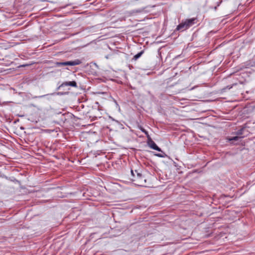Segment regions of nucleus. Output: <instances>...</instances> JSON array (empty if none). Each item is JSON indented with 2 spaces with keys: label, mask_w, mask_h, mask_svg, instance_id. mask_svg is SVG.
I'll use <instances>...</instances> for the list:
<instances>
[{
  "label": "nucleus",
  "mask_w": 255,
  "mask_h": 255,
  "mask_svg": "<svg viewBox=\"0 0 255 255\" xmlns=\"http://www.w3.org/2000/svg\"><path fill=\"white\" fill-rule=\"evenodd\" d=\"M45 96V95L41 96H40V97H44Z\"/></svg>",
  "instance_id": "4468645a"
},
{
  "label": "nucleus",
  "mask_w": 255,
  "mask_h": 255,
  "mask_svg": "<svg viewBox=\"0 0 255 255\" xmlns=\"http://www.w3.org/2000/svg\"><path fill=\"white\" fill-rule=\"evenodd\" d=\"M140 130L144 132L146 135H148V132L142 128H140Z\"/></svg>",
  "instance_id": "9d476101"
},
{
  "label": "nucleus",
  "mask_w": 255,
  "mask_h": 255,
  "mask_svg": "<svg viewBox=\"0 0 255 255\" xmlns=\"http://www.w3.org/2000/svg\"><path fill=\"white\" fill-rule=\"evenodd\" d=\"M196 18L187 19L185 20V21L186 22V23L187 25V26L188 27H190L191 26H192L193 24H194L196 23Z\"/></svg>",
  "instance_id": "39448f33"
},
{
  "label": "nucleus",
  "mask_w": 255,
  "mask_h": 255,
  "mask_svg": "<svg viewBox=\"0 0 255 255\" xmlns=\"http://www.w3.org/2000/svg\"><path fill=\"white\" fill-rule=\"evenodd\" d=\"M242 130H243V129H242L241 130H240V131H239L238 132V134H242V132H241V131H242Z\"/></svg>",
  "instance_id": "ddd939ff"
},
{
  "label": "nucleus",
  "mask_w": 255,
  "mask_h": 255,
  "mask_svg": "<svg viewBox=\"0 0 255 255\" xmlns=\"http://www.w3.org/2000/svg\"><path fill=\"white\" fill-rule=\"evenodd\" d=\"M81 61L79 59H76L74 61H66L63 62H56L55 65L57 67H60L62 66H76L78 65L81 63Z\"/></svg>",
  "instance_id": "f03ea898"
},
{
  "label": "nucleus",
  "mask_w": 255,
  "mask_h": 255,
  "mask_svg": "<svg viewBox=\"0 0 255 255\" xmlns=\"http://www.w3.org/2000/svg\"><path fill=\"white\" fill-rule=\"evenodd\" d=\"M72 86L74 87H77V83L75 81H71V82H65L62 83L58 88L57 90L60 89L61 88L65 87V86Z\"/></svg>",
  "instance_id": "7ed1b4c3"
},
{
  "label": "nucleus",
  "mask_w": 255,
  "mask_h": 255,
  "mask_svg": "<svg viewBox=\"0 0 255 255\" xmlns=\"http://www.w3.org/2000/svg\"><path fill=\"white\" fill-rule=\"evenodd\" d=\"M149 146L153 149L157 150L158 151H161V149L156 145V144L152 140H151L149 143Z\"/></svg>",
  "instance_id": "423d86ee"
},
{
  "label": "nucleus",
  "mask_w": 255,
  "mask_h": 255,
  "mask_svg": "<svg viewBox=\"0 0 255 255\" xmlns=\"http://www.w3.org/2000/svg\"><path fill=\"white\" fill-rule=\"evenodd\" d=\"M135 173H136V177L130 178L131 180L136 185L144 186L146 183V179L144 177L136 170H135Z\"/></svg>",
  "instance_id": "f257e3e1"
},
{
  "label": "nucleus",
  "mask_w": 255,
  "mask_h": 255,
  "mask_svg": "<svg viewBox=\"0 0 255 255\" xmlns=\"http://www.w3.org/2000/svg\"><path fill=\"white\" fill-rule=\"evenodd\" d=\"M143 53V51H140V52H139L138 53H137V54L133 56V59L136 60L138 58H139L142 55V54Z\"/></svg>",
  "instance_id": "0eeeda50"
},
{
  "label": "nucleus",
  "mask_w": 255,
  "mask_h": 255,
  "mask_svg": "<svg viewBox=\"0 0 255 255\" xmlns=\"http://www.w3.org/2000/svg\"><path fill=\"white\" fill-rule=\"evenodd\" d=\"M130 172L132 177L131 178H134L136 177V173H135V170L133 171L132 169H131Z\"/></svg>",
  "instance_id": "6e6552de"
},
{
  "label": "nucleus",
  "mask_w": 255,
  "mask_h": 255,
  "mask_svg": "<svg viewBox=\"0 0 255 255\" xmlns=\"http://www.w3.org/2000/svg\"><path fill=\"white\" fill-rule=\"evenodd\" d=\"M156 155L158 156V157H163V156L162 155H161V154H160V153L156 154Z\"/></svg>",
  "instance_id": "f8f14e48"
},
{
  "label": "nucleus",
  "mask_w": 255,
  "mask_h": 255,
  "mask_svg": "<svg viewBox=\"0 0 255 255\" xmlns=\"http://www.w3.org/2000/svg\"><path fill=\"white\" fill-rule=\"evenodd\" d=\"M232 88V86H228L226 88H224L223 90H225L226 89H230Z\"/></svg>",
  "instance_id": "9b49d317"
},
{
  "label": "nucleus",
  "mask_w": 255,
  "mask_h": 255,
  "mask_svg": "<svg viewBox=\"0 0 255 255\" xmlns=\"http://www.w3.org/2000/svg\"><path fill=\"white\" fill-rule=\"evenodd\" d=\"M239 138V137L238 136H234L233 137L230 138L229 139V140H230V141H231V140H238Z\"/></svg>",
  "instance_id": "1a4fd4ad"
},
{
  "label": "nucleus",
  "mask_w": 255,
  "mask_h": 255,
  "mask_svg": "<svg viewBox=\"0 0 255 255\" xmlns=\"http://www.w3.org/2000/svg\"><path fill=\"white\" fill-rule=\"evenodd\" d=\"M189 27L187 26V25L185 21H182L181 23H180L177 27L176 29L177 30L184 31V30L187 29Z\"/></svg>",
  "instance_id": "20e7f679"
}]
</instances>
